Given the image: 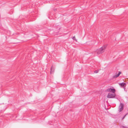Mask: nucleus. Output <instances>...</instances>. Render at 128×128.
Masks as SVG:
<instances>
[{
    "mask_svg": "<svg viewBox=\"0 0 128 128\" xmlns=\"http://www.w3.org/2000/svg\"><path fill=\"white\" fill-rule=\"evenodd\" d=\"M106 49V46H104L100 48L97 50L96 52L97 54H99L103 52Z\"/></svg>",
    "mask_w": 128,
    "mask_h": 128,
    "instance_id": "1",
    "label": "nucleus"
},
{
    "mask_svg": "<svg viewBox=\"0 0 128 128\" xmlns=\"http://www.w3.org/2000/svg\"><path fill=\"white\" fill-rule=\"evenodd\" d=\"M124 106V104L123 103L120 102L119 107L118 111L119 112L122 111L124 109L123 107Z\"/></svg>",
    "mask_w": 128,
    "mask_h": 128,
    "instance_id": "2",
    "label": "nucleus"
},
{
    "mask_svg": "<svg viewBox=\"0 0 128 128\" xmlns=\"http://www.w3.org/2000/svg\"><path fill=\"white\" fill-rule=\"evenodd\" d=\"M107 97L110 98H115V95L114 93H109L107 96Z\"/></svg>",
    "mask_w": 128,
    "mask_h": 128,
    "instance_id": "3",
    "label": "nucleus"
},
{
    "mask_svg": "<svg viewBox=\"0 0 128 128\" xmlns=\"http://www.w3.org/2000/svg\"><path fill=\"white\" fill-rule=\"evenodd\" d=\"M106 91L108 92H112V93H114L115 91V90L113 88H108L107 89Z\"/></svg>",
    "mask_w": 128,
    "mask_h": 128,
    "instance_id": "4",
    "label": "nucleus"
},
{
    "mask_svg": "<svg viewBox=\"0 0 128 128\" xmlns=\"http://www.w3.org/2000/svg\"><path fill=\"white\" fill-rule=\"evenodd\" d=\"M121 74V72H118V73L116 74V75H114L113 76V78H116L117 77H118V76L120 74Z\"/></svg>",
    "mask_w": 128,
    "mask_h": 128,
    "instance_id": "5",
    "label": "nucleus"
},
{
    "mask_svg": "<svg viewBox=\"0 0 128 128\" xmlns=\"http://www.w3.org/2000/svg\"><path fill=\"white\" fill-rule=\"evenodd\" d=\"M55 69L52 66L50 69V74L53 73Z\"/></svg>",
    "mask_w": 128,
    "mask_h": 128,
    "instance_id": "6",
    "label": "nucleus"
},
{
    "mask_svg": "<svg viewBox=\"0 0 128 128\" xmlns=\"http://www.w3.org/2000/svg\"><path fill=\"white\" fill-rule=\"evenodd\" d=\"M119 84L121 87H123L126 84V83L124 82H122L121 83H120Z\"/></svg>",
    "mask_w": 128,
    "mask_h": 128,
    "instance_id": "7",
    "label": "nucleus"
},
{
    "mask_svg": "<svg viewBox=\"0 0 128 128\" xmlns=\"http://www.w3.org/2000/svg\"><path fill=\"white\" fill-rule=\"evenodd\" d=\"M122 128H128V127H127L126 126H122Z\"/></svg>",
    "mask_w": 128,
    "mask_h": 128,
    "instance_id": "8",
    "label": "nucleus"
},
{
    "mask_svg": "<svg viewBox=\"0 0 128 128\" xmlns=\"http://www.w3.org/2000/svg\"><path fill=\"white\" fill-rule=\"evenodd\" d=\"M72 39L73 40H75V36H73V37H72Z\"/></svg>",
    "mask_w": 128,
    "mask_h": 128,
    "instance_id": "9",
    "label": "nucleus"
},
{
    "mask_svg": "<svg viewBox=\"0 0 128 128\" xmlns=\"http://www.w3.org/2000/svg\"><path fill=\"white\" fill-rule=\"evenodd\" d=\"M98 71L97 70H96L94 71V72L95 73H97L98 72Z\"/></svg>",
    "mask_w": 128,
    "mask_h": 128,
    "instance_id": "10",
    "label": "nucleus"
},
{
    "mask_svg": "<svg viewBox=\"0 0 128 128\" xmlns=\"http://www.w3.org/2000/svg\"><path fill=\"white\" fill-rule=\"evenodd\" d=\"M127 114H126L125 115H124V118H125V116Z\"/></svg>",
    "mask_w": 128,
    "mask_h": 128,
    "instance_id": "11",
    "label": "nucleus"
},
{
    "mask_svg": "<svg viewBox=\"0 0 128 128\" xmlns=\"http://www.w3.org/2000/svg\"><path fill=\"white\" fill-rule=\"evenodd\" d=\"M124 118V117H123V118H122V119H123Z\"/></svg>",
    "mask_w": 128,
    "mask_h": 128,
    "instance_id": "12",
    "label": "nucleus"
},
{
    "mask_svg": "<svg viewBox=\"0 0 128 128\" xmlns=\"http://www.w3.org/2000/svg\"><path fill=\"white\" fill-rule=\"evenodd\" d=\"M112 88H113V87H112Z\"/></svg>",
    "mask_w": 128,
    "mask_h": 128,
    "instance_id": "13",
    "label": "nucleus"
}]
</instances>
